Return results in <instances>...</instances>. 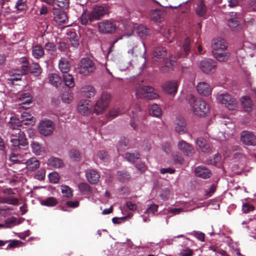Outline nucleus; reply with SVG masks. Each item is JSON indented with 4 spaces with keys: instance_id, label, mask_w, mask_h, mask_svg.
Returning a JSON list of instances; mask_svg holds the SVG:
<instances>
[{
    "instance_id": "nucleus-1",
    "label": "nucleus",
    "mask_w": 256,
    "mask_h": 256,
    "mask_svg": "<svg viewBox=\"0 0 256 256\" xmlns=\"http://www.w3.org/2000/svg\"><path fill=\"white\" fill-rule=\"evenodd\" d=\"M108 14V8L106 5H94L91 12L85 11L80 18L82 25L88 24V22L98 20Z\"/></svg>"
},
{
    "instance_id": "nucleus-2",
    "label": "nucleus",
    "mask_w": 256,
    "mask_h": 256,
    "mask_svg": "<svg viewBox=\"0 0 256 256\" xmlns=\"http://www.w3.org/2000/svg\"><path fill=\"white\" fill-rule=\"evenodd\" d=\"M187 100L193 113L201 117L205 116L210 111L208 104L201 98H196L192 94L188 96Z\"/></svg>"
},
{
    "instance_id": "nucleus-3",
    "label": "nucleus",
    "mask_w": 256,
    "mask_h": 256,
    "mask_svg": "<svg viewBox=\"0 0 256 256\" xmlns=\"http://www.w3.org/2000/svg\"><path fill=\"white\" fill-rule=\"evenodd\" d=\"M11 146L14 150H20L21 146H26L28 142L24 132L20 128H15L10 132Z\"/></svg>"
},
{
    "instance_id": "nucleus-4",
    "label": "nucleus",
    "mask_w": 256,
    "mask_h": 256,
    "mask_svg": "<svg viewBox=\"0 0 256 256\" xmlns=\"http://www.w3.org/2000/svg\"><path fill=\"white\" fill-rule=\"evenodd\" d=\"M129 114L132 120L130 122V125L134 130L136 129L137 127L136 121L144 120L146 115V111L142 110L138 104H134L132 106Z\"/></svg>"
},
{
    "instance_id": "nucleus-5",
    "label": "nucleus",
    "mask_w": 256,
    "mask_h": 256,
    "mask_svg": "<svg viewBox=\"0 0 256 256\" xmlns=\"http://www.w3.org/2000/svg\"><path fill=\"white\" fill-rule=\"evenodd\" d=\"M136 96L137 98H144L148 100H154L158 97L154 88L150 86H139L136 89Z\"/></svg>"
},
{
    "instance_id": "nucleus-6",
    "label": "nucleus",
    "mask_w": 256,
    "mask_h": 256,
    "mask_svg": "<svg viewBox=\"0 0 256 256\" xmlns=\"http://www.w3.org/2000/svg\"><path fill=\"white\" fill-rule=\"evenodd\" d=\"M111 100V95L107 92H104L96 101L94 106V112L96 114L103 112L108 107Z\"/></svg>"
},
{
    "instance_id": "nucleus-7",
    "label": "nucleus",
    "mask_w": 256,
    "mask_h": 256,
    "mask_svg": "<svg viewBox=\"0 0 256 256\" xmlns=\"http://www.w3.org/2000/svg\"><path fill=\"white\" fill-rule=\"evenodd\" d=\"M78 69L80 74L87 76L96 70V66L91 59L84 58L81 59L78 64Z\"/></svg>"
},
{
    "instance_id": "nucleus-8",
    "label": "nucleus",
    "mask_w": 256,
    "mask_h": 256,
    "mask_svg": "<svg viewBox=\"0 0 256 256\" xmlns=\"http://www.w3.org/2000/svg\"><path fill=\"white\" fill-rule=\"evenodd\" d=\"M199 68L204 74L214 73L217 68V62L214 60L204 58L198 63Z\"/></svg>"
},
{
    "instance_id": "nucleus-9",
    "label": "nucleus",
    "mask_w": 256,
    "mask_h": 256,
    "mask_svg": "<svg viewBox=\"0 0 256 256\" xmlns=\"http://www.w3.org/2000/svg\"><path fill=\"white\" fill-rule=\"evenodd\" d=\"M216 100L219 103L224 104L230 110H234L237 108L236 101L228 93L218 95Z\"/></svg>"
},
{
    "instance_id": "nucleus-10",
    "label": "nucleus",
    "mask_w": 256,
    "mask_h": 256,
    "mask_svg": "<svg viewBox=\"0 0 256 256\" xmlns=\"http://www.w3.org/2000/svg\"><path fill=\"white\" fill-rule=\"evenodd\" d=\"M54 129V122L48 120H41L38 125V130L44 136L50 135Z\"/></svg>"
},
{
    "instance_id": "nucleus-11",
    "label": "nucleus",
    "mask_w": 256,
    "mask_h": 256,
    "mask_svg": "<svg viewBox=\"0 0 256 256\" xmlns=\"http://www.w3.org/2000/svg\"><path fill=\"white\" fill-rule=\"evenodd\" d=\"M116 24L111 20H106L98 23L100 32L103 34H112L116 30Z\"/></svg>"
},
{
    "instance_id": "nucleus-12",
    "label": "nucleus",
    "mask_w": 256,
    "mask_h": 256,
    "mask_svg": "<svg viewBox=\"0 0 256 256\" xmlns=\"http://www.w3.org/2000/svg\"><path fill=\"white\" fill-rule=\"evenodd\" d=\"M240 140L244 144L247 146H256V136L250 131H242L240 134Z\"/></svg>"
},
{
    "instance_id": "nucleus-13",
    "label": "nucleus",
    "mask_w": 256,
    "mask_h": 256,
    "mask_svg": "<svg viewBox=\"0 0 256 256\" xmlns=\"http://www.w3.org/2000/svg\"><path fill=\"white\" fill-rule=\"evenodd\" d=\"M178 148L186 156H192L194 153V149L192 146L184 140H181L178 142Z\"/></svg>"
},
{
    "instance_id": "nucleus-14",
    "label": "nucleus",
    "mask_w": 256,
    "mask_h": 256,
    "mask_svg": "<svg viewBox=\"0 0 256 256\" xmlns=\"http://www.w3.org/2000/svg\"><path fill=\"white\" fill-rule=\"evenodd\" d=\"M52 12L54 20L58 24H66L68 21V16L66 12L57 8H54Z\"/></svg>"
},
{
    "instance_id": "nucleus-15",
    "label": "nucleus",
    "mask_w": 256,
    "mask_h": 256,
    "mask_svg": "<svg viewBox=\"0 0 256 256\" xmlns=\"http://www.w3.org/2000/svg\"><path fill=\"white\" fill-rule=\"evenodd\" d=\"M186 124L184 119L177 117L174 122V130L179 134H183L186 132Z\"/></svg>"
},
{
    "instance_id": "nucleus-16",
    "label": "nucleus",
    "mask_w": 256,
    "mask_h": 256,
    "mask_svg": "<svg viewBox=\"0 0 256 256\" xmlns=\"http://www.w3.org/2000/svg\"><path fill=\"white\" fill-rule=\"evenodd\" d=\"M167 54L166 50L162 46L156 47L153 52V60L156 62H162L164 60Z\"/></svg>"
},
{
    "instance_id": "nucleus-17",
    "label": "nucleus",
    "mask_w": 256,
    "mask_h": 256,
    "mask_svg": "<svg viewBox=\"0 0 256 256\" xmlns=\"http://www.w3.org/2000/svg\"><path fill=\"white\" fill-rule=\"evenodd\" d=\"M178 84L176 80H170L166 82L162 86L164 91L169 94H175L178 90Z\"/></svg>"
},
{
    "instance_id": "nucleus-18",
    "label": "nucleus",
    "mask_w": 256,
    "mask_h": 256,
    "mask_svg": "<svg viewBox=\"0 0 256 256\" xmlns=\"http://www.w3.org/2000/svg\"><path fill=\"white\" fill-rule=\"evenodd\" d=\"M211 46L212 52H218V49H226L228 47L226 40L220 38L214 39Z\"/></svg>"
},
{
    "instance_id": "nucleus-19",
    "label": "nucleus",
    "mask_w": 256,
    "mask_h": 256,
    "mask_svg": "<svg viewBox=\"0 0 256 256\" xmlns=\"http://www.w3.org/2000/svg\"><path fill=\"white\" fill-rule=\"evenodd\" d=\"M78 111L84 115H88L91 112L92 105L88 100L80 102L78 105Z\"/></svg>"
},
{
    "instance_id": "nucleus-20",
    "label": "nucleus",
    "mask_w": 256,
    "mask_h": 256,
    "mask_svg": "<svg viewBox=\"0 0 256 256\" xmlns=\"http://www.w3.org/2000/svg\"><path fill=\"white\" fill-rule=\"evenodd\" d=\"M198 92L204 96H208L211 94L212 88L206 82H200L196 86Z\"/></svg>"
},
{
    "instance_id": "nucleus-21",
    "label": "nucleus",
    "mask_w": 256,
    "mask_h": 256,
    "mask_svg": "<svg viewBox=\"0 0 256 256\" xmlns=\"http://www.w3.org/2000/svg\"><path fill=\"white\" fill-rule=\"evenodd\" d=\"M86 178L91 184H96L100 180V174L98 172L92 169L88 170L86 174Z\"/></svg>"
},
{
    "instance_id": "nucleus-22",
    "label": "nucleus",
    "mask_w": 256,
    "mask_h": 256,
    "mask_svg": "<svg viewBox=\"0 0 256 256\" xmlns=\"http://www.w3.org/2000/svg\"><path fill=\"white\" fill-rule=\"evenodd\" d=\"M196 175L204 179L209 178L211 176L210 171L203 166H198L195 168Z\"/></svg>"
},
{
    "instance_id": "nucleus-23",
    "label": "nucleus",
    "mask_w": 256,
    "mask_h": 256,
    "mask_svg": "<svg viewBox=\"0 0 256 256\" xmlns=\"http://www.w3.org/2000/svg\"><path fill=\"white\" fill-rule=\"evenodd\" d=\"M190 42L191 40L188 37H186L184 39L182 45L184 52L178 54L177 56L178 58L186 57L189 54L190 50Z\"/></svg>"
},
{
    "instance_id": "nucleus-24",
    "label": "nucleus",
    "mask_w": 256,
    "mask_h": 256,
    "mask_svg": "<svg viewBox=\"0 0 256 256\" xmlns=\"http://www.w3.org/2000/svg\"><path fill=\"white\" fill-rule=\"evenodd\" d=\"M176 61L174 60V58L171 56L169 58L166 59L164 65L161 67V70L164 72H166L172 70L176 66Z\"/></svg>"
},
{
    "instance_id": "nucleus-25",
    "label": "nucleus",
    "mask_w": 256,
    "mask_h": 256,
    "mask_svg": "<svg viewBox=\"0 0 256 256\" xmlns=\"http://www.w3.org/2000/svg\"><path fill=\"white\" fill-rule=\"evenodd\" d=\"M47 164L49 166L54 168H60L64 166L63 161L55 157L50 158L48 160Z\"/></svg>"
},
{
    "instance_id": "nucleus-26",
    "label": "nucleus",
    "mask_w": 256,
    "mask_h": 256,
    "mask_svg": "<svg viewBox=\"0 0 256 256\" xmlns=\"http://www.w3.org/2000/svg\"><path fill=\"white\" fill-rule=\"evenodd\" d=\"M196 144L203 152L206 153L209 152L210 150V144L207 143L205 138L202 137L198 138Z\"/></svg>"
},
{
    "instance_id": "nucleus-27",
    "label": "nucleus",
    "mask_w": 256,
    "mask_h": 256,
    "mask_svg": "<svg viewBox=\"0 0 256 256\" xmlns=\"http://www.w3.org/2000/svg\"><path fill=\"white\" fill-rule=\"evenodd\" d=\"M26 164L28 170L34 171L39 167L40 162L36 158H32L27 160Z\"/></svg>"
},
{
    "instance_id": "nucleus-28",
    "label": "nucleus",
    "mask_w": 256,
    "mask_h": 256,
    "mask_svg": "<svg viewBox=\"0 0 256 256\" xmlns=\"http://www.w3.org/2000/svg\"><path fill=\"white\" fill-rule=\"evenodd\" d=\"M30 145L32 152L36 155H41L44 153V147L38 142L33 141Z\"/></svg>"
},
{
    "instance_id": "nucleus-29",
    "label": "nucleus",
    "mask_w": 256,
    "mask_h": 256,
    "mask_svg": "<svg viewBox=\"0 0 256 256\" xmlns=\"http://www.w3.org/2000/svg\"><path fill=\"white\" fill-rule=\"evenodd\" d=\"M58 66L62 72L65 74L66 72L68 73L70 69L71 66L67 59L63 58L60 60Z\"/></svg>"
},
{
    "instance_id": "nucleus-30",
    "label": "nucleus",
    "mask_w": 256,
    "mask_h": 256,
    "mask_svg": "<svg viewBox=\"0 0 256 256\" xmlns=\"http://www.w3.org/2000/svg\"><path fill=\"white\" fill-rule=\"evenodd\" d=\"M82 92L86 97L88 98L94 97L96 94L94 88L88 85H86L82 87Z\"/></svg>"
},
{
    "instance_id": "nucleus-31",
    "label": "nucleus",
    "mask_w": 256,
    "mask_h": 256,
    "mask_svg": "<svg viewBox=\"0 0 256 256\" xmlns=\"http://www.w3.org/2000/svg\"><path fill=\"white\" fill-rule=\"evenodd\" d=\"M207 8L202 0H200L196 4V12L199 16H204L206 12Z\"/></svg>"
},
{
    "instance_id": "nucleus-32",
    "label": "nucleus",
    "mask_w": 256,
    "mask_h": 256,
    "mask_svg": "<svg viewBox=\"0 0 256 256\" xmlns=\"http://www.w3.org/2000/svg\"><path fill=\"white\" fill-rule=\"evenodd\" d=\"M68 36L72 46L76 48H78L79 46V40L77 34L74 31H70L68 32Z\"/></svg>"
},
{
    "instance_id": "nucleus-33",
    "label": "nucleus",
    "mask_w": 256,
    "mask_h": 256,
    "mask_svg": "<svg viewBox=\"0 0 256 256\" xmlns=\"http://www.w3.org/2000/svg\"><path fill=\"white\" fill-rule=\"evenodd\" d=\"M242 105L246 112H249L252 110L253 103L248 96H244L242 98Z\"/></svg>"
},
{
    "instance_id": "nucleus-34",
    "label": "nucleus",
    "mask_w": 256,
    "mask_h": 256,
    "mask_svg": "<svg viewBox=\"0 0 256 256\" xmlns=\"http://www.w3.org/2000/svg\"><path fill=\"white\" fill-rule=\"evenodd\" d=\"M32 54L36 58H40L44 55V50L42 46L39 45L33 46L32 49Z\"/></svg>"
},
{
    "instance_id": "nucleus-35",
    "label": "nucleus",
    "mask_w": 256,
    "mask_h": 256,
    "mask_svg": "<svg viewBox=\"0 0 256 256\" xmlns=\"http://www.w3.org/2000/svg\"><path fill=\"white\" fill-rule=\"evenodd\" d=\"M149 112L151 116L156 118L160 117L162 114L161 108L156 104H153L150 106Z\"/></svg>"
},
{
    "instance_id": "nucleus-36",
    "label": "nucleus",
    "mask_w": 256,
    "mask_h": 256,
    "mask_svg": "<svg viewBox=\"0 0 256 256\" xmlns=\"http://www.w3.org/2000/svg\"><path fill=\"white\" fill-rule=\"evenodd\" d=\"M48 80L50 84L58 87L62 84V79L56 74H51L49 75Z\"/></svg>"
},
{
    "instance_id": "nucleus-37",
    "label": "nucleus",
    "mask_w": 256,
    "mask_h": 256,
    "mask_svg": "<svg viewBox=\"0 0 256 256\" xmlns=\"http://www.w3.org/2000/svg\"><path fill=\"white\" fill-rule=\"evenodd\" d=\"M63 79L66 86L71 88L74 86V81L72 75L68 72L63 74Z\"/></svg>"
},
{
    "instance_id": "nucleus-38",
    "label": "nucleus",
    "mask_w": 256,
    "mask_h": 256,
    "mask_svg": "<svg viewBox=\"0 0 256 256\" xmlns=\"http://www.w3.org/2000/svg\"><path fill=\"white\" fill-rule=\"evenodd\" d=\"M124 158L130 162L134 163L140 159V154L136 151L134 152H126L125 154Z\"/></svg>"
},
{
    "instance_id": "nucleus-39",
    "label": "nucleus",
    "mask_w": 256,
    "mask_h": 256,
    "mask_svg": "<svg viewBox=\"0 0 256 256\" xmlns=\"http://www.w3.org/2000/svg\"><path fill=\"white\" fill-rule=\"evenodd\" d=\"M80 192L82 194H88L92 192V190L90 186L86 182H80L78 184Z\"/></svg>"
},
{
    "instance_id": "nucleus-40",
    "label": "nucleus",
    "mask_w": 256,
    "mask_h": 256,
    "mask_svg": "<svg viewBox=\"0 0 256 256\" xmlns=\"http://www.w3.org/2000/svg\"><path fill=\"white\" fill-rule=\"evenodd\" d=\"M29 72L34 76H38L41 74L42 69L38 63H32L29 65Z\"/></svg>"
},
{
    "instance_id": "nucleus-41",
    "label": "nucleus",
    "mask_w": 256,
    "mask_h": 256,
    "mask_svg": "<svg viewBox=\"0 0 256 256\" xmlns=\"http://www.w3.org/2000/svg\"><path fill=\"white\" fill-rule=\"evenodd\" d=\"M214 56L219 62H224L228 60L230 54L228 52L218 53V52H212Z\"/></svg>"
},
{
    "instance_id": "nucleus-42",
    "label": "nucleus",
    "mask_w": 256,
    "mask_h": 256,
    "mask_svg": "<svg viewBox=\"0 0 256 256\" xmlns=\"http://www.w3.org/2000/svg\"><path fill=\"white\" fill-rule=\"evenodd\" d=\"M40 204L46 206H54L58 204V200L55 198L49 197L42 200Z\"/></svg>"
},
{
    "instance_id": "nucleus-43",
    "label": "nucleus",
    "mask_w": 256,
    "mask_h": 256,
    "mask_svg": "<svg viewBox=\"0 0 256 256\" xmlns=\"http://www.w3.org/2000/svg\"><path fill=\"white\" fill-rule=\"evenodd\" d=\"M117 176L118 180L122 182H126L130 178V174L128 172L125 171H118Z\"/></svg>"
},
{
    "instance_id": "nucleus-44",
    "label": "nucleus",
    "mask_w": 256,
    "mask_h": 256,
    "mask_svg": "<svg viewBox=\"0 0 256 256\" xmlns=\"http://www.w3.org/2000/svg\"><path fill=\"white\" fill-rule=\"evenodd\" d=\"M61 191L63 196L64 197L70 198L72 196V189L68 186H62Z\"/></svg>"
},
{
    "instance_id": "nucleus-45",
    "label": "nucleus",
    "mask_w": 256,
    "mask_h": 256,
    "mask_svg": "<svg viewBox=\"0 0 256 256\" xmlns=\"http://www.w3.org/2000/svg\"><path fill=\"white\" fill-rule=\"evenodd\" d=\"M221 160V156L220 154H215L212 158L208 160L207 162L208 164L216 166Z\"/></svg>"
},
{
    "instance_id": "nucleus-46",
    "label": "nucleus",
    "mask_w": 256,
    "mask_h": 256,
    "mask_svg": "<svg viewBox=\"0 0 256 256\" xmlns=\"http://www.w3.org/2000/svg\"><path fill=\"white\" fill-rule=\"evenodd\" d=\"M66 9L69 6V0H54V6Z\"/></svg>"
},
{
    "instance_id": "nucleus-47",
    "label": "nucleus",
    "mask_w": 256,
    "mask_h": 256,
    "mask_svg": "<svg viewBox=\"0 0 256 256\" xmlns=\"http://www.w3.org/2000/svg\"><path fill=\"white\" fill-rule=\"evenodd\" d=\"M137 32L140 37L143 38L149 34V30L144 26H140L137 28Z\"/></svg>"
},
{
    "instance_id": "nucleus-48",
    "label": "nucleus",
    "mask_w": 256,
    "mask_h": 256,
    "mask_svg": "<svg viewBox=\"0 0 256 256\" xmlns=\"http://www.w3.org/2000/svg\"><path fill=\"white\" fill-rule=\"evenodd\" d=\"M97 156L104 162H107L110 160L109 155L104 150H99L97 153Z\"/></svg>"
},
{
    "instance_id": "nucleus-49",
    "label": "nucleus",
    "mask_w": 256,
    "mask_h": 256,
    "mask_svg": "<svg viewBox=\"0 0 256 256\" xmlns=\"http://www.w3.org/2000/svg\"><path fill=\"white\" fill-rule=\"evenodd\" d=\"M27 0H18L16 2V7L18 10L24 11L26 10Z\"/></svg>"
},
{
    "instance_id": "nucleus-50",
    "label": "nucleus",
    "mask_w": 256,
    "mask_h": 256,
    "mask_svg": "<svg viewBox=\"0 0 256 256\" xmlns=\"http://www.w3.org/2000/svg\"><path fill=\"white\" fill-rule=\"evenodd\" d=\"M229 26L234 30H238L239 28L240 24L238 22L235 18H230L228 21Z\"/></svg>"
},
{
    "instance_id": "nucleus-51",
    "label": "nucleus",
    "mask_w": 256,
    "mask_h": 256,
    "mask_svg": "<svg viewBox=\"0 0 256 256\" xmlns=\"http://www.w3.org/2000/svg\"><path fill=\"white\" fill-rule=\"evenodd\" d=\"M5 196L8 204L14 206L18 205V200L17 198H14L11 195H6Z\"/></svg>"
},
{
    "instance_id": "nucleus-52",
    "label": "nucleus",
    "mask_w": 256,
    "mask_h": 256,
    "mask_svg": "<svg viewBox=\"0 0 256 256\" xmlns=\"http://www.w3.org/2000/svg\"><path fill=\"white\" fill-rule=\"evenodd\" d=\"M9 126L12 128V130L15 128H18L21 126L19 120L16 118H11L9 122Z\"/></svg>"
},
{
    "instance_id": "nucleus-53",
    "label": "nucleus",
    "mask_w": 256,
    "mask_h": 256,
    "mask_svg": "<svg viewBox=\"0 0 256 256\" xmlns=\"http://www.w3.org/2000/svg\"><path fill=\"white\" fill-rule=\"evenodd\" d=\"M254 209V206L248 202L244 203L242 206V210L244 214H248L250 212L253 211Z\"/></svg>"
},
{
    "instance_id": "nucleus-54",
    "label": "nucleus",
    "mask_w": 256,
    "mask_h": 256,
    "mask_svg": "<svg viewBox=\"0 0 256 256\" xmlns=\"http://www.w3.org/2000/svg\"><path fill=\"white\" fill-rule=\"evenodd\" d=\"M69 156L70 158H74L76 160L80 159V154L79 152L76 149H72L69 152Z\"/></svg>"
},
{
    "instance_id": "nucleus-55",
    "label": "nucleus",
    "mask_w": 256,
    "mask_h": 256,
    "mask_svg": "<svg viewBox=\"0 0 256 256\" xmlns=\"http://www.w3.org/2000/svg\"><path fill=\"white\" fill-rule=\"evenodd\" d=\"M152 18L156 22L160 21L161 18L160 12L158 10H154L151 12Z\"/></svg>"
},
{
    "instance_id": "nucleus-56",
    "label": "nucleus",
    "mask_w": 256,
    "mask_h": 256,
    "mask_svg": "<svg viewBox=\"0 0 256 256\" xmlns=\"http://www.w3.org/2000/svg\"><path fill=\"white\" fill-rule=\"evenodd\" d=\"M49 179L51 182L56 183L60 180V177L58 173L52 172L49 174Z\"/></svg>"
},
{
    "instance_id": "nucleus-57",
    "label": "nucleus",
    "mask_w": 256,
    "mask_h": 256,
    "mask_svg": "<svg viewBox=\"0 0 256 256\" xmlns=\"http://www.w3.org/2000/svg\"><path fill=\"white\" fill-rule=\"evenodd\" d=\"M158 207V205L156 204H152L147 208L145 213L154 214L156 212H157Z\"/></svg>"
},
{
    "instance_id": "nucleus-58",
    "label": "nucleus",
    "mask_w": 256,
    "mask_h": 256,
    "mask_svg": "<svg viewBox=\"0 0 256 256\" xmlns=\"http://www.w3.org/2000/svg\"><path fill=\"white\" fill-rule=\"evenodd\" d=\"M194 252L192 250L189 248H186L182 250L180 253V256H192Z\"/></svg>"
},
{
    "instance_id": "nucleus-59",
    "label": "nucleus",
    "mask_w": 256,
    "mask_h": 256,
    "mask_svg": "<svg viewBox=\"0 0 256 256\" xmlns=\"http://www.w3.org/2000/svg\"><path fill=\"white\" fill-rule=\"evenodd\" d=\"M121 112L119 108H114L110 111L109 115L110 117L113 118L121 114Z\"/></svg>"
},
{
    "instance_id": "nucleus-60",
    "label": "nucleus",
    "mask_w": 256,
    "mask_h": 256,
    "mask_svg": "<svg viewBox=\"0 0 256 256\" xmlns=\"http://www.w3.org/2000/svg\"><path fill=\"white\" fill-rule=\"evenodd\" d=\"M45 49L48 51L54 52L56 50V46L53 42H47L44 46Z\"/></svg>"
},
{
    "instance_id": "nucleus-61",
    "label": "nucleus",
    "mask_w": 256,
    "mask_h": 256,
    "mask_svg": "<svg viewBox=\"0 0 256 256\" xmlns=\"http://www.w3.org/2000/svg\"><path fill=\"white\" fill-rule=\"evenodd\" d=\"M174 162L180 164H183L184 162V159L183 157L182 156L178 154L174 156Z\"/></svg>"
},
{
    "instance_id": "nucleus-62",
    "label": "nucleus",
    "mask_w": 256,
    "mask_h": 256,
    "mask_svg": "<svg viewBox=\"0 0 256 256\" xmlns=\"http://www.w3.org/2000/svg\"><path fill=\"white\" fill-rule=\"evenodd\" d=\"M79 202L78 200L75 201H67L66 202V205L70 208H76L78 206H79Z\"/></svg>"
},
{
    "instance_id": "nucleus-63",
    "label": "nucleus",
    "mask_w": 256,
    "mask_h": 256,
    "mask_svg": "<svg viewBox=\"0 0 256 256\" xmlns=\"http://www.w3.org/2000/svg\"><path fill=\"white\" fill-rule=\"evenodd\" d=\"M216 186L215 184H212L208 190L206 191V194L208 196H211L216 191Z\"/></svg>"
},
{
    "instance_id": "nucleus-64",
    "label": "nucleus",
    "mask_w": 256,
    "mask_h": 256,
    "mask_svg": "<svg viewBox=\"0 0 256 256\" xmlns=\"http://www.w3.org/2000/svg\"><path fill=\"white\" fill-rule=\"evenodd\" d=\"M126 206L129 210H134L137 208L136 205L135 204L132 203L131 202H126Z\"/></svg>"
}]
</instances>
